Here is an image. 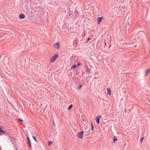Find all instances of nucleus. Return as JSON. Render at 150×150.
<instances>
[{
	"label": "nucleus",
	"instance_id": "1",
	"mask_svg": "<svg viewBox=\"0 0 150 150\" xmlns=\"http://www.w3.org/2000/svg\"><path fill=\"white\" fill-rule=\"evenodd\" d=\"M58 57V54H56L53 56L50 59V61L51 62H54Z\"/></svg>",
	"mask_w": 150,
	"mask_h": 150
},
{
	"label": "nucleus",
	"instance_id": "2",
	"mask_svg": "<svg viewBox=\"0 0 150 150\" xmlns=\"http://www.w3.org/2000/svg\"><path fill=\"white\" fill-rule=\"evenodd\" d=\"M83 131L81 132H78L76 134V136L79 138L80 139H82L83 138Z\"/></svg>",
	"mask_w": 150,
	"mask_h": 150
},
{
	"label": "nucleus",
	"instance_id": "3",
	"mask_svg": "<svg viewBox=\"0 0 150 150\" xmlns=\"http://www.w3.org/2000/svg\"><path fill=\"white\" fill-rule=\"evenodd\" d=\"M136 43H132L131 44H129L128 47L131 48H133L136 47Z\"/></svg>",
	"mask_w": 150,
	"mask_h": 150
},
{
	"label": "nucleus",
	"instance_id": "4",
	"mask_svg": "<svg viewBox=\"0 0 150 150\" xmlns=\"http://www.w3.org/2000/svg\"><path fill=\"white\" fill-rule=\"evenodd\" d=\"M47 17V13L45 12H43L42 14L40 15V18L42 19L45 18Z\"/></svg>",
	"mask_w": 150,
	"mask_h": 150
},
{
	"label": "nucleus",
	"instance_id": "5",
	"mask_svg": "<svg viewBox=\"0 0 150 150\" xmlns=\"http://www.w3.org/2000/svg\"><path fill=\"white\" fill-rule=\"evenodd\" d=\"M53 46L54 48L57 49H59V43L58 42L55 43L54 44Z\"/></svg>",
	"mask_w": 150,
	"mask_h": 150
},
{
	"label": "nucleus",
	"instance_id": "6",
	"mask_svg": "<svg viewBox=\"0 0 150 150\" xmlns=\"http://www.w3.org/2000/svg\"><path fill=\"white\" fill-rule=\"evenodd\" d=\"M25 17V15L22 13H20L19 15V18L20 19H23Z\"/></svg>",
	"mask_w": 150,
	"mask_h": 150
},
{
	"label": "nucleus",
	"instance_id": "7",
	"mask_svg": "<svg viewBox=\"0 0 150 150\" xmlns=\"http://www.w3.org/2000/svg\"><path fill=\"white\" fill-rule=\"evenodd\" d=\"M100 117V115L97 116L96 117V121L97 124H98L99 122V120Z\"/></svg>",
	"mask_w": 150,
	"mask_h": 150
},
{
	"label": "nucleus",
	"instance_id": "8",
	"mask_svg": "<svg viewBox=\"0 0 150 150\" xmlns=\"http://www.w3.org/2000/svg\"><path fill=\"white\" fill-rule=\"evenodd\" d=\"M103 18V17H100L98 18H97V21L98 22V24H99Z\"/></svg>",
	"mask_w": 150,
	"mask_h": 150
},
{
	"label": "nucleus",
	"instance_id": "9",
	"mask_svg": "<svg viewBox=\"0 0 150 150\" xmlns=\"http://www.w3.org/2000/svg\"><path fill=\"white\" fill-rule=\"evenodd\" d=\"M27 139L28 141V144L29 146L31 147V142L29 137H27Z\"/></svg>",
	"mask_w": 150,
	"mask_h": 150
},
{
	"label": "nucleus",
	"instance_id": "10",
	"mask_svg": "<svg viewBox=\"0 0 150 150\" xmlns=\"http://www.w3.org/2000/svg\"><path fill=\"white\" fill-rule=\"evenodd\" d=\"M86 71L89 74H90L91 73V70L90 69L88 68V66L86 67Z\"/></svg>",
	"mask_w": 150,
	"mask_h": 150
},
{
	"label": "nucleus",
	"instance_id": "11",
	"mask_svg": "<svg viewBox=\"0 0 150 150\" xmlns=\"http://www.w3.org/2000/svg\"><path fill=\"white\" fill-rule=\"evenodd\" d=\"M150 72V69H147L145 72V76H146Z\"/></svg>",
	"mask_w": 150,
	"mask_h": 150
},
{
	"label": "nucleus",
	"instance_id": "12",
	"mask_svg": "<svg viewBox=\"0 0 150 150\" xmlns=\"http://www.w3.org/2000/svg\"><path fill=\"white\" fill-rule=\"evenodd\" d=\"M106 90L107 92L108 93L109 95H111V91L110 89L108 88H106Z\"/></svg>",
	"mask_w": 150,
	"mask_h": 150
},
{
	"label": "nucleus",
	"instance_id": "13",
	"mask_svg": "<svg viewBox=\"0 0 150 150\" xmlns=\"http://www.w3.org/2000/svg\"><path fill=\"white\" fill-rule=\"evenodd\" d=\"M0 132L6 134V132L5 131L2 130V129H0Z\"/></svg>",
	"mask_w": 150,
	"mask_h": 150
},
{
	"label": "nucleus",
	"instance_id": "14",
	"mask_svg": "<svg viewBox=\"0 0 150 150\" xmlns=\"http://www.w3.org/2000/svg\"><path fill=\"white\" fill-rule=\"evenodd\" d=\"M76 67V65H75L71 67V69H75Z\"/></svg>",
	"mask_w": 150,
	"mask_h": 150
},
{
	"label": "nucleus",
	"instance_id": "15",
	"mask_svg": "<svg viewBox=\"0 0 150 150\" xmlns=\"http://www.w3.org/2000/svg\"><path fill=\"white\" fill-rule=\"evenodd\" d=\"M73 105L72 104L70 105L68 107V110H69L72 107Z\"/></svg>",
	"mask_w": 150,
	"mask_h": 150
},
{
	"label": "nucleus",
	"instance_id": "16",
	"mask_svg": "<svg viewBox=\"0 0 150 150\" xmlns=\"http://www.w3.org/2000/svg\"><path fill=\"white\" fill-rule=\"evenodd\" d=\"M117 140V138L116 137H115V136L114 137V138L113 139V141H114V142H115Z\"/></svg>",
	"mask_w": 150,
	"mask_h": 150
},
{
	"label": "nucleus",
	"instance_id": "17",
	"mask_svg": "<svg viewBox=\"0 0 150 150\" xmlns=\"http://www.w3.org/2000/svg\"><path fill=\"white\" fill-rule=\"evenodd\" d=\"M67 16L68 17V18H70L72 16L71 15V13H69V15H67Z\"/></svg>",
	"mask_w": 150,
	"mask_h": 150
},
{
	"label": "nucleus",
	"instance_id": "18",
	"mask_svg": "<svg viewBox=\"0 0 150 150\" xmlns=\"http://www.w3.org/2000/svg\"><path fill=\"white\" fill-rule=\"evenodd\" d=\"M91 130H93V125L91 122Z\"/></svg>",
	"mask_w": 150,
	"mask_h": 150
},
{
	"label": "nucleus",
	"instance_id": "19",
	"mask_svg": "<svg viewBox=\"0 0 150 150\" xmlns=\"http://www.w3.org/2000/svg\"><path fill=\"white\" fill-rule=\"evenodd\" d=\"M33 139H34V140L36 142H37V139H36V137H35V136H33Z\"/></svg>",
	"mask_w": 150,
	"mask_h": 150
},
{
	"label": "nucleus",
	"instance_id": "20",
	"mask_svg": "<svg viewBox=\"0 0 150 150\" xmlns=\"http://www.w3.org/2000/svg\"><path fill=\"white\" fill-rule=\"evenodd\" d=\"M52 144V142L50 141H48V145L49 146H50Z\"/></svg>",
	"mask_w": 150,
	"mask_h": 150
},
{
	"label": "nucleus",
	"instance_id": "21",
	"mask_svg": "<svg viewBox=\"0 0 150 150\" xmlns=\"http://www.w3.org/2000/svg\"><path fill=\"white\" fill-rule=\"evenodd\" d=\"M143 139H144V137H142L141 139L140 140V142L141 143L142 142Z\"/></svg>",
	"mask_w": 150,
	"mask_h": 150
},
{
	"label": "nucleus",
	"instance_id": "22",
	"mask_svg": "<svg viewBox=\"0 0 150 150\" xmlns=\"http://www.w3.org/2000/svg\"><path fill=\"white\" fill-rule=\"evenodd\" d=\"M82 86V85H80L79 86V88H81Z\"/></svg>",
	"mask_w": 150,
	"mask_h": 150
},
{
	"label": "nucleus",
	"instance_id": "23",
	"mask_svg": "<svg viewBox=\"0 0 150 150\" xmlns=\"http://www.w3.org/2000/svg\"><path fill=\"white\" fill-rule=\"evenodd\" d=\"M19 120L21 121V122H23V120L21 119H19Z\"/></svg>",
	"mask_w": 150,
	"mask_h": 150
},
{
	"label": "nucleus",
	"instance_id": "24",
	"mask_svg": "<svg viewBox=\"0 0 150 150\" xmlns=\"http://www.w3.org/2000/svg\"><path fill=\"white\" fill-rule=\"evenodd\" d=\"M79 63H78L77 64V66H79Z\"/></svg>",
	"mask_w": 150,
	"mask_h": 150
},
{
	"label": "nucleus",
	"instance_id": "25",
	"mask_svg": "<svg viewBox=\"0 0 150 150\" xmlns=\"http://www.w3.org/2000/svg\"><path fill=\"white\" fill-rule=\"evenodd\" d=\"M90 39V38H88V40H89Z\"/></svg>",
	"mask_w": 150,
	"mask_h": 150
},
{
	"label": "nucleus",
	"instance_id": "26",
	"mask_svg": "<svg viewBox=\"0 0 150 150\" xmlns=\"http://www.w3.org/2000/svg\"><path fill=\"white\" fill-rule=\"evenodd\" d=\"M1 129V127L0 126V129Z\"/></svg>",
	"mask_w": 150,
	"mask_h": 150
},
{
	"label": "nucleus",
	"instance_id": "27",
	"mask_svg": "<svg viewBox=\"0 0 150 150\" xmlns=\"http://www.w3.org/2000/svg\"><path fill=\"white\" fill-rule=\"evenodd\" d=\"M53 125H54V126L55 125H54V122H53Z\"/></svg>",
	"mask_w": 150,
	"mask_h": 150
},
{
	"label": "nucleus",
	"instance_id": "28",
	"mask_svg": "<svg viewBox=\"0 0 150 150\" xmlns=\"http://www.w3.org/2000/svg\"><path fill=\"white\" fill-rule=\"evenodd\" d=\"M1 134V133H0V135Z\"/></svg>",
	"mask_w": 150,
	"mask_h": 150
},
{
	"label": "nucleus",
	"instance_id": "29",
	"mask_svg": "<svg viewBox=\"0 0 150 150\" xmlns=\"http://www.w3.org/2000/svg\"><path fill=\"white\" fill-rule=\"evenodd\" d=\"M142 37V35H140Z\"/></svg>",
	"mask_w": 150,
	"mask_h": 150
},
{
	"label": "nucleus",
	"instance_id": "30",
	"mask_svg": "<svg viewBox=\"0 0 150 150\" xmlns=\"http://www.w3.org/2000/svg\"><path fill=\"white\" fill-rule=\"evenodd\" d=\"M16 150H18L17 149H16Z\"/></svg>",
	"mask_w": 150,
	"mask_h": 150
}]
</instances>
